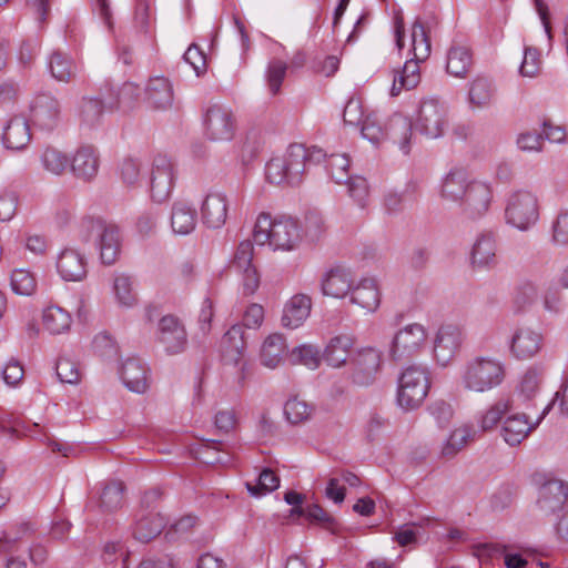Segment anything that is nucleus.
I'll return each instance as SVG.
<instances>
[{
    "label": "nucleus",
    "mask_w": 568,
    "mask_h": 568,
    "mask_svg": "<svg viewBox=\"0 0 568 568\" xmlns=\"http://www.w3.org/2000/svg\"><path fill=\"white\" fill-rule=\"evenodd\" d=\"M325 158L322 149L293 143L283 155L272 158L267 162L265 175L272 184L295 186L302 183L307 165L320 163Z\"/></svg>",
    "instance_id": "1"
},
{
    "label": "nucleus",
    "mask_w": 568,
    "mask_h": 568,
    "mask_svg": "<svg viewBox=\"0 0 568 568\" xmlns=\"http://www.w3.org/2000/svg\"><path fill=\"white\" fill-rule=\"evenodd\" d=\"M254 241L268 244L274 250L291 251L301 241V229L296 220L287 216L272 219L267 213H261L255 222Z\"/></svg>",
    "instance_id": "2"
},
{
    "label": "nucleus",
    "mask_w": 568,
    "mask_h": 568,
    "mask_svg": "<svg viewBox=\"0 0 568 568\" xmlns=\"http://www.w3.org/2000/svg\"><path fill=\"white\" fill-rule=\"evenodd\" d=\"M505 365L493 357L478 356L468 361L462 373L460 383L469 392L485 393L498 387L505 379Z\"/></svg>",
    "instance_id": "3"
},
{
    "label": "nucleus",
    "mask_w": 568,
    "mask_h": 568,
    "mask_svg": "<svg viewBox=\"0 0 568 568\" xmlns=\"http://www.w3.org/2000/svg\"><path fill=\"white\" fill-rule=\"evenodd\" d=\"M362 135L373 144H378L385 138L392 140L398 148L408 154L413 144L412 121L400 114L394 113L383 128L374 116H367L362 124Z\"/></svg>",
    "instance_id": "4"
},
{
    "label": "nucleus",
    "mask_w": 568,
    "mask_h": 568,
    "mask_svg": "<svg viewBox=\"0 0 568 568\" xmlns=\"http://www.w3.org/2000/svg\"><path fill=\"white\" fill-rule=\"evenodd\" d=\"M80 233L84 241L94 240L103 264L111 265L118 260L121 236L116 225L99 217L85 216L80 222Z\"/></svg>",
    "instance_id": "5"
},
{
    "label": "nucleus",
    "mask_w": 568,
    "mask_h": 568,
    "mask_svg": "<svg viewBox=\"0 0 568 568\" xmlns=\"http://www.w3.org/2000/svg\"><path fill=\"white\" fill-rule=\"evenodd\" d=\"M412 130L428 139H438L444 135L449 125L446 105L437 99H424L419 102L415 114L408 118Z\"/></svg>",
    "instance_id": "6"
},
{
    "label": "nucleus",
    "mask_w": 568,
    "mask_h": 568,
    "mask_svg": "<svg viewBox=\"0 0 568 568\" xmlns=\"http://www.w3.org/2000/svg\"><path fill=\"white\" fill-rule=\"evenodd\" d=\"M430 387L429 373L423 366L412 365L400 375L397 403L405 410L418 408L425 400Z\"/></svg>",
    "instance_id": "7"
},
{
    "label": "nucleus",
    "mask_w": 568,
    "mask_h": 568,
    "mask_svg": "<svg viewBox=\"0 0 568 568\" xmlns=\"http://www.w3.org/2000/svg\"><path fill=\"white\" fill-rule=\"evenodd\" d=\"M506 221L520 231H527L539 219V202L537 196L525 190L513 193L505 211Z\"/></svg>",
    "instance_id": "8"
},
{
    "label": "nucleus",
    "mask_w": 568,
    "mask_h": 568,
    "mask_svg": "<svg viewBox=\"0 0 568 568\" xmlns=\"http://www.w3.org/2000/svg\"><path fill=\"white\" fill-rule=\"evenodd\" d=\"M203 126L205 136L214 142H224L233 139L236 131V118L233 111L223 104L213 103L207 106Z\"/></svg>",
    "instance_id": "9"
},
{
    "label": "nucleus",
    "mask_w": 568,
    "mask_h": 568,
    "mask_svg": "<svg viewBox=\"0 0 568 568\" xmlns=\"http://www.w3.org/2000/svg\"><path fill=\"white\" fill-rule=\"evenodd\" d=\"M464 329L456 324H443L433 338V355L442 365H448L457 355L464 342Z\"/></svg>",
    "instance_id": "10"
},
{
    "label": "nucleus",
    "mask_w": 568,
    "mask_h": 568,
    "mask_svg": "<svg viewBox=\"0 0 568 568\" xmlns=\"http://www.w3.org/2000/svg\"><path fill=\"white\" fill-rule=\"evenodd\" d=\"M426 328L417 323L399 329L390 344L389 356L398 361L417 354L426 344Z\"/></svg>",
    "instance_id": "11"
},
{
    "label": "nucleus",
    "mask_w": 568,
    "mask_h": 568,
    "mask_svg": "<svg viewBox=\"0 0 568 568\" xmlns=\"http://www.w3.org/2000/svg\"><path fill=\"white\" fill-rule=\"evenodd\" d=\"M353 382L369 385L375 381L382 366V352L374 347H364L356 352L351 361Z\"/></svg>",
    "instance_id": "12"
},
{
    "label": "nucleus",
    "mask_w": 568,
    "mask_h": 568,
    "mask_svg": "<svg viewBox=\"0 0 568 568\" xmlns=\"http://www.w3.org/2000/svg\"><path fill=\"white\" fill-rule=\"evenodd\" d=\"M156 338L170 355L183 352L187 344L185 327L173 315H165L159 321Z\"/></svg>",
    "instance_id": "13"
},
{
    "label": "nucleus",
    "mask_w": 568,
    "mask_h": 568,
    "mask_svg": "<svg viewBox=\"0 0 568 568\" xmlns=\"http://www.w3.org/2000/svg\"><path fill=\"white\" fill-rule=\"evenodd\" d=\"M493 200V190L488 183L473 180L462 203L460 212L468 219H478L485 215Z\"/></svg>",
    "instance_id": "14"
},
{
    "label": "nucleus",
    "mask_w": 568,
    "mask_h": 568,
    "mask_svg": "<svg viewBox=\"0 0 568 568\" xmlns=\"http://www.w3.org/2000/svg\"><path fill=\"white\" fill-rule=\"evenodd\" d=\"M174 164L166 155H156L151 174V196L156 202L169 197L174 184Z\"/></svg>",
    "instance_id": "15"
},
{
    "label": "nucleus",
    "mask_w": 568,
    "mask_h": 568,
    "mask_svg": "<svg viewBox=\"0 0 568 568\" xmlns=\"http://www.w3.org/2000/svg\"><path fill=\"white\" fill-rule=\"evenodd\" d=\"M201 217L209 229H221L229 213L227 195L220 191L209 192L201 204Z\"/></svg>",
    "instance_id": "16"
},
{
    "label": "nucleus",
    "mask_w": 568,
    "mask_h": 568,
    "mask_svg": "<svg viewBox=\"0 0 568 568\" xmlns=\"http://www.w3.org/2000/svg\"><path fill=\"white\" fill-rule=\"evenodd\" d=\"M246 342L244 338V328L242 325H233L222 337V356L226 364L239 366L243 373L246 363L243 359Z\"/></svg>",
    "instance_id": "17"
},
{
    "label": "nucleus",
    "mask_w": 568,
    "mask_h": 568,
    "mask_svg": "<svg viewBox=\"0 0 568 568\" xmlns=\"http://www.w3.org/2000/svg\"><path fill=\"white\" fill-rule=\"evenodd\" d=\"M549 410L546 407L536 424L530 423L525 413H515L508 415L501 427V436L510 446L519 445L535 427L540 423Z\"/></svg>",
    "instance_id": "18"
},
{
    "label": "nucleus",
    "mask_w": 568,
    "mask_h": 568,
    "mask_svg": "<svg viewBox=\"0 0 568 568\" xmlns=\"http://www.w3.org/2000/svg\"><path fill=\"white\" fill-rule=\"evenodd\" d=\"M354 278L352 272L343 266L328 270L322 277L321 290L325 296L344 298L349 295Z\"/></svg>",
    "instance_id": "19"
},
{
    "label": "nucleus",
    "mask_w": 568,
    "mask_h": 568,
    "mask_svg": "<svg viewBox=\"0 0 568 568\" xmlns=\"http://www.w3.org/2000/svg\"><path fill=\"white\" fill-rule=\"evenodd\" d=\"M59 113L58 100L49 94L38 95L31 105V119L43 130L50 131L57 125Z\"/></svg>",
    "instance_id": "20"
},
{
    "label": "nucleus",
    "mask_w": 568,
    "mask_h": 568,
    "mask_svg": "<svg viewBox=\"0 0 568 568\" xmlns=\"http://www.w3.org/2000/svg\"><path fill=\"white\" fill-rule=\"evenodd\" d=\"M87 260L73 248L63 250L57 260V271L64 281L79 282L87 276Z\"/></svg>",
    "instance_id": "21"
},
{
    "label": "nucleus",
    "mask_w": 568,
    "mask_h": 568,
    "mask_svg": "<svg viewBox=\"0 0 568 568\" xmlns=\"http://www.w3.org/2000/svg\"><path fill=\"white\" fill-rule=\"evenodd\" d=\"M497 263L496 235L493 232L479 234L471 248V265L477 268H493Z\"/></svg>",
    "instance_id": "22"
},
{
    "label": "nucleus",
    "mask_w": 568,
    "mask_h": 568,
    "mask_svg": "<svg viewBox=\"0 0 568 568\" xmlns=\"http://www.w3.org/2000/svg\"><path fill=\"white\" fill-rule=\"evenodd\" d=\"M349 302L368 313L375 312L381 304L378 283L373 277L362 278L349 292Z\"/></svg>",
    "instance_id": "23"
},
{
    "label": "nucleus",
    "mask_w": 568,
    "mask_h": 568,
    "mask_svg": "<svg viewBox=\"0 0 568 568\" xmlns=\"http://www.w3.org/2000/svg\"><path fill=\"white\" fill-rule=\"evenodd\" d=\"M99 155L91 145L80 146L70 160V169L73 175L85 182L92 181L99 171Z\"/></svg>",
    "instance_id": "24"
},
{
    "label": "nucleus",
    "mask_w": 568,
    "mask_h": 568,
    "mask_svg": "<svg viewBox=\"0 0 568 568\" xmlns=\"http://www.w3.org/2000/svg\"><path fill=\"white\" fill-rule=\"evenodd\" d=\"M120 377L131 392L142 394L149 387V368L136 357H130L122 363Z\"/></svg>",
    "instance_id": "25"
},
{
    "label": "nucleus",
    "mask_w": 568,
    "mask_h": 568,
    "mask_svg": "<svg viewBox=\"0 0 568 568\" xmlns=\"http://www.w3.org/2000/svg\"><path fill=\"white\" fill-rule=\"evenodd\" d=\"M542 347V335L529 327L516 331L511 338L510 351L518 359H528L539 353Z\"/></svg>",
    "instance_id": "26"
},
{
    "label": "nucleus",
    "mask_w": 568,
    "mask_h": 568,
    "mask_svg": "<svg viewBox=\"0 0 568 568\" xmlns=\"http://www.w3.org/2000/svg\"><path fill=\"white\" fill-rule=\"evenodd\" d=\"M312 310L311 296L298 293L293 295L284 305L282 324L287 328L300 327L310 316Z\"/></svg>",
    "instance_id": "27"
},
{
    "label": "nucleus",
    "mask_w": 568,
    "mask_h": 568,
    "mask_svg": "<svg viewBox=\"0 0 568 568\" xmlns=\"http://www.w3.org/2000/svg\"><path fill=\"white\" fill-rule=\"evenodd\" d=\"M470 183L473 180H469L468 173L464 169H454L444 178L440 195L444 200L459 206Z\"/></svg>",
    "instance_id": "28"
},
{
    "label": "nucleus",
    "mask_w": 568,
    "mask_h": 568,
    "mask_svg": "<svg viewBox=\"0 0 568 568\" xmlns=\"http://www.w3.org/2000/svg\"><path fill=\"white\" fill-rule=\"evenodd\" d=\"M31 140L30 125L26 118L13 116L4 126L2 141L7 149L23 150Z\"/></svg>",
    "instance_id": "29"
},
{
    "label": "nucleus",
    "mask_w": 568,
    "mask_h": 568,
    "mask_svg": "<svg viewBox=\"0 0 568 568\" xmlns=\"http://www.w3.org/2000/svg\"><path fill=\"white\" fill-rule=\"evenodd\" d=\"M165 525V518L161 514L142 510L138 514L133 536L142 542H149L161 534Z\"/></svg>",
    "instance_id": "30"
},
{
    "label": "nucleus",
    "mask_w": 568,
    "mask_h": 568,
    "mask_svg": "<svg viewBox=\"0 0 568 568\" xmlns=\"http://www.w3.org/2000/svg\"><path fill=\"white\" fill-rule=\"evenodd\" d=\"M287 349L286 339L282 334H271L261 346V364L267 368H276L283 363L285 355L290 354Z\"/></svg>",
    "instance_id": "31"
},
{
    "label": "nucleus",
    "mask_w": 568,
    "mask_h": 568,
    "mask_svg": "<svg viewBox=\"0 0 568 568\" xmlns=\"http://www.w3.org/2000/svg\"><path fill=\"white\" fill-rule=\"evenodd\" d=\"M568 500V484L559 479H552L545 483L539 491L540 507L556 511L562 508Z\"/></svg>",
    "instance_id": "32"
},
{
    "label": "nucleus",
    "mask_w": 568,
    "mask_h": 568,
    "mask_svg": "<svg viewBox=\"0 0 568 568\" xmlns=\"http://www.w3.org/2000/svg\"><path fill=\"white\" fill-rule=\"evenodd\" d=\"M146 100L153 109L164 110L173 103V88L164 77L151 78L145 89Z\"/></svg>",
    "instance_id": "33"
},
{
    "label": "nucleus",
    "mask_w": 568,
    "mask_h": 568,
    "mask_svg": "<svg viewBox=\"0 0 568 568\" xmlns=\"http://www.w3.org/2000/svg\"><path fill=\"white\" fill-rule=\"evenodd\" d=\"M419 62H423V60H416L412 57L405 62L400 71L394 72L390 88L392 97H397L403 90H412L418 85L420 81Z\"/></svg>",
    "instance_id": "34"
},
{
    "label": "nucleus",
    "mask_w": 568,
    "mask_h": 568,
    "mask_svg": "<svg viewBox=\"0 0 568 568\" xmlns=\"http://www.w3.org/2000/svg\"><path fill=\"white\" fill-rule=\"evenodd\" d=\"M196 226V212L186 202H175L171 212V227L175 234L187 235Z\"/></svg>",
    "instance_id": "35"
},
{
    "label": "nucleus",
    "mask_w": 568,
    "mask_h": 568,
    "mask_svg": "<svg viewBox=\"0 0 568 568\" xmlns=\"http://www.w3.org/2000/svg\"><path fill=\"white\" fill-rule=\"evenodd\" d=\"M354 346V338L349 335H337L329 339L326 345L323 358L333 367H341L348 358Z\"/></svg>",
    "instance_id": "36"
},
{
    "label": "nucleus",
    "mask_w": 568,
    "mask_h": 568,
    "mask_svg": "<svg viewBox=\"0 0 568 568\" xmlns=\"http://www.w3.org/2000/svg\"><path fill=\"white\" fill-rule=\"evenodd\" d=\"M495 87L490 79L477 77L469 85L468 101L473 108L483 109L493 103Z\"/></svg>",
    "instance_id": "37"
},
{
    "label": "nucleus",
    "mask_w": 568,
    "mask_h": 568,
    "mask_svg": "<svg viewBox=\"0 0 568 568\" xmlns=\"http://www.w3.org/2000/svg\"><path fill=\"white\" fill-rule=\"evenodd\" d=\"M473 58L470 50L465 45H452L447 53L446 69L456 78H464L470 70Z\"/></svg>",
    "instance_id": "38"
},
{
    "label": "nucleus",
    "mask_w": 568,
    "mask_h": 568,
    "mask_svg": "<svg viewBox=\"0 0 568 568\" xmlns=\"http://www.w3.org/2000/svg\"><path fill=\"white\" fill-rule=\"evenodd\" d=\"M124 484L120 480L108 481L100 495V508L104 513H113L124 505Z\"/></svg>",
    "instance_id": "39"
},
{
    "label": "nucleus",
    "mask_w": 568,
    "mask_h": 568,
    "mask_svg": "<svg viewBox=\"0 0 568 568\" xmlns=\"http://www.w3.org/2000/svg\"><path fill=\"white\" fill-rule=\"evenodd\" d=\"M42 323L50 333L61 334L70 328L71 316L64 308L50 305L43 311Z\"/></svg>",
    "instance_id": "40"
},
{
    "label": "nucleus",
    "mask_w": 568,
    "mask_h": 568,
    "mask_svg": "<svg viewBox=\"0 0 568 568\" xmlns=\"http://www.w3.org/2000/svg\"><path fill=\"white\" fill-rule=\"evenodd\" d=\"M475 430L471 426L463 425L455 428L443 445L442 455L445 458H452L458 454L466 445L473 440Z\"/></svg>",
    "instance_id": "41"
},
{
    "label": "nucleus",
    "mask_w": 568,
    "mask_h": 568,
    "mask_svg": "<svg viewBox=\"0 0 568 568\" xmlns=\"http://www.w3.org/2000/svg\"><path fill=\"white\" fill-rule=\"evenodd\" d=\"M542 378L544 372L541 368L530 367L527 369L518 385V399L524 404L530 402L539 392Z\"/></svg>",
    "instance_id": "42"
},
{
    "label": "nucleus",
    "mask_w": 568,
    "mask_h": 568,
    "mask_svg": "<svg viewBox=\"0 0 568 568\" xmlns=\"http://www.w3.org/2000/svg\"><path fill=\"white\" fill-rule=\"evenodd\" d=\"M49 68L52 77L62 82H69L77 72V65L73 60L60 51L51 54Z\"/></svg>",
    "instance_id": "43"
},
{
    "label": "nucleus",
    "mask_w": 568,
    "mask_h": 568,
    "mask_svg": "<svg viewBox=\"0 0 568 568\" xmlns=\"http://www.w3.org/2000/svg\"><path fill=\"white\" fill-rule=\"evenodd\" d=\"M292 516H303L312 524H320L332 532H336L337 523L336 520L326 513L321 506L316 504L307 505L306 507L293 508L291 510Z\"/></svg>",
    "instance_id": "44"
},
{
    "label": "nucleus",
    "mask_w": 568,
    "mask_h": 568,
    "mask_svg": "<svg viewBox=\"0 0 568 568\" xmlns=\"http://www.w3.org/2000/svg\"><path fill=\"white\" fill-rule=\"evenodd\" d=\"M410 39L413 58L425 61L430 54V41L419 19H416L412 27Z\"/></svg>",
    "instance_id": "45"
},
{
    "label": "nucleus",
    "mask_w": 568,
    "mask_h": 568,
    "mask_svg": "<svg viewBox=\"0 0 568 568\" xmlns=\"http://www.w3.org/2000/svg\"><path fill=\"white\" fill-rule=\"evenodd\" d=\"M539 297V288L532 280L520 282L514 293L513 302L518 311H524L532 306Z\"/></svg>",
    "instance_id": "46"
},
{
    "label": "nucleus",
    "mask_w": 568,
    "mask_h": 568,
    "mask_svg": "<svg viewBox=\"0 0 568 568\" xmlns=\"http://www.w3.org/2000/svg\"><path fill=\"white\" fill-rule=\"evenodd\" d=\"M513 400L500 398L494 403L481 416L480 427L483 430H490L497 426L501 418L510 412Z\"/></svg>",
    "instance_id": "47"
},
{
    "label": "nucleus",
    "mask_w": 568,
    "mask_h": 568,
    "mask_svg": "<svg viewBox=\"0 0 568 568\" xmlns=\"http://www.w3.org/2000/svg\"><path fill=\"white\" fill-rule=\"evenodd\" d=\"M41 162L44 170L54 175H61L70 165L68 155L54 148H47L43 151Z\"/></svg>",
    "instance_id": "48"
},
{
    "label": "nucleus",
    "mask_w": 568,
    "mask_h": 568,
    "mask_svg": "<svg viewBox=\"0 0 568 568\" xmlns=\"http://www.w3.org/2000/svg\"><path fill=\"white\" fill-rule=\"evenodd\" d=\"M290 362L294 365L301 364L308 368H317L321 363L320 351L312 345L294 347L288 354Z\"/></svg>",
    "instance_id": "49"
},
{
    "label": "nucleus",
    "mask_w": 568,
    "mask_h": 568,
    "mask_svg": "<svg viewBox=\"0 0 568 568\" xmlns=\"http://www.w3.org/2000/svg\"><path fill=\"white\" fill-rule=\"evenodd\" d=\"M280 486V478L270 468H264L257 479L256 484L246 483V488L252 496L258 497L264 494L275 490Z\"/></svg>",
    "instance_id": "50"
},
{
    "label": "nucleus",
    "mask_w": 568,
    "mask_h": 568,
    "mask_svg": "<svg viewBox=\"0 0 568 568\" xmlns=\"http://www.w3.org/2000/svg\"><path fill=\"white\" fill-rule=\"evenodd\" d=\"M34 531L36 526L31 521H22L12 526L0 538L2 549L9 550L16 542L29 538Z\"/></svg>",
    "instance_id": "51"
},
{
    "label": "nucleus",
    "mask_w": 568,
    "mask_h": 568,
    "mask_svg": "<svg viewBox=\"0 0 568 568\" xmlns=\"http://www.w3.org/2000/svg\"><path fill=\"white\" fill-rule=\"evenodd\" d=\"M10 285L16 294L31 295L36 291L37 281L30 271L17 268L11 274Z\"/></svg>",
    "instance_id": "52"
},
{
    "label": "nucleus",
    "mask_w": 568,
    "mask_h": 568,
    "mask_svg": "<svg viewBox=\"0 0 568 568\" xmlns=\"http://www.w3.org/2000/svg\"><path fill=\"white\" fill-rule=\"evenodd\" d=\"M288 65L286 62L280 59H273L270 61L266 69V82L270 92L275 95L280 92L281 85L285 79Z\"/></svg>",
    "instance_id": "53"
},
{
    "label": "nucleus",
    "mask_w": 568,
    "mask_h": 568,
    "mask_svg": "<svg viewBox=\"0 0 568 568\" xmlns=\"http://www.w3.org/2000/svg\"><path fill=\"white\" fill-rule=\"evenodd\" d=\"M113 290L121 305L130 307L136 303V296L133 292V281L129 275H116L113 283Z\"/></svg>",
    "instance_id": "54"
},
{
    "label": "nucleus",
    "mask_w": 568,
    "mask_h": 568,
    "mask_svg": "<svg viewBox=\"0 0 568 568\" xmlns=\"http://www.w3.org/2000/svg\"><path fill=\"white\" fill-rule=\"evenodd\" d=\"M415 202L416 195L414 192H408V190L400 193L390 191L384 196V209L389 214H396Z\"/></svg>",
    "instance_id": "55"
},
{
    "label": "nucleus",
    "mask_w": 568,
    "mask_h": 568,
    "mask_svg": "<svg viewBox=\"0 0 568 568\" xmlns=\"http://www.w3.org/2000/svg\"><path fill=\"white\" fill-rule=\"evenodd\" d=\"M349 158L346 154H332L327 160L326 169L331 178L337 183L343 184L351 178L348 173Z\"/></svg>",
    "instance_id": "56"
},
{
    "label": "nucleus",
    "mask_w": 568,
    "mask_h": 568,
    "mask_svg": "<svg viewBox=\"0 0 568 568\" xmlns=\"http://www.w3.org/2000/svg\"><path fill=\"white\" fill-rule=\"evenodd\" d=\"M344 183L347 185V192L355 203L362 209L366 207L369 201V186L366 179L356 175L351 176Z\"/></svg>",
    "instance_id": "57"
},
{
    "label": "nucleus",
    "mask_w": 568,
    "mask_h": 568,
    "mask_svg": "<svg viewBox=\"0 0 568 568\" xmlns=\"http://www.w3.org/2000/svg\"><path fill=\"white\" fill-rule=\"evenodd\" d=\"M253 254L254 247L252 242L250 240L242 241L235 250L233 258L230 262V267L237 272L254 267L252 264Z\"/></svg>",
    "instance_id": "58"
},
{
    "label": "nucleus",
    "mask_w": 568,
    "mask_h": 568,
    "mask_svg": "<svg viewBox=\"0 0 568 568\" xmlns=\"http://www.w3.org/2000/svg\"><path fill=\"white\" fill-rule=\"evenodd\" d=\"M311 413L312 408L307 403L297 398L288 399L284 406V414L291 424H300L307 420Z\"/></svg>",
    "instance_id": "59"
},
{
    "label": "nucleus",
    "mask_w": 568,
    "mask_h": 568,
    "mask_svg": "<svg viewBox=\"0 0 568 568\" xmlns=\"http://www.w3.org/2000/svg\"><path fill=\"white\" fill-rule=\"evenodd\" d=\"M104 104L99 98H83L80 114L88 125H94L103 114Z\"/></svg>",
    "instance_id": "60"
},
{
    "label": "nucleus",
    "mask_w": 568,
    "mask_h": 568,
    "mask_svg": "<svg viewBox=\"0 0 568 568\" xmlns=\"http://www.w3.org/2000/svg\"><path fill=\"white\" fill-rule=\"evenodd\" d=\"M57 375L62 383L77 384L80 381L81 373L75 362L67 357H61L57 362Z\"/></svg>",
    "instance_id": "61"
},
{
    "label": "nucleus",
    "mask_w": 568,
    "mask_h": 568,
    "mask_svg": "<svg viewBox=\"0 0 568 568\" xmlns=\"http://www.w3.org/2000/svg\"><path fill=\"white\" fill-rule=\"evenodd\" d=\"M540 54L535 48L526 47L524 51V59L519 68V73L523 77L534 78L540 71Z\"/></svg>",
    "instance_id": "62"
},
{
    "label": "nucleus",
    "mask_w": 568,
    "mask_h": 568,
    "mask_svg": "<svg viewBox=\"0 0 568 568\" xmlns=\"http://www.w3.org/2000/svg\"><path fill=\"white\" fill-rule=\"evenodd\" d=\"M140 97V88L133 82H125L119 89L118 99L115 103H110L111 106L131 108Z\"/></svg>",
    "instance_id": "63"
},
{
    "label": "nucleus",
    "mask_w": 568,
    "mask_h": 568,
    "mask_svg": "<svg viewBox=\"0 0 568 568\" xmlns=\"http://www.w3.org/2000/svg\"><path fill=\"white\" fill-rule=\"evenodd\" d=\"M552 242L556 245H568V211L560 212L552 223Z\"/></svg>",
    "instance_id": "64"
}]
</instances>
